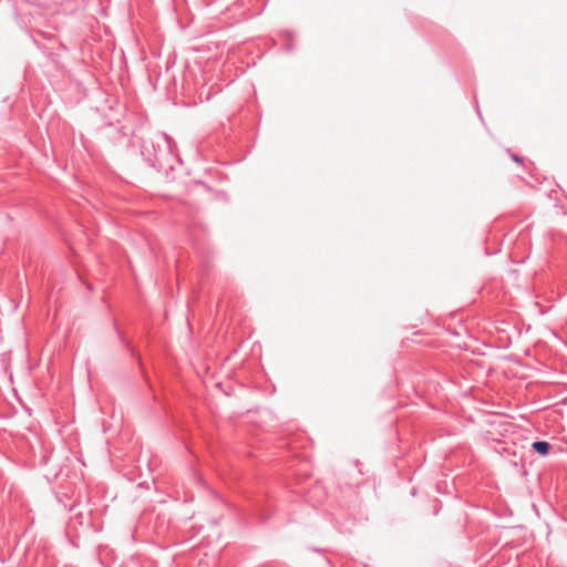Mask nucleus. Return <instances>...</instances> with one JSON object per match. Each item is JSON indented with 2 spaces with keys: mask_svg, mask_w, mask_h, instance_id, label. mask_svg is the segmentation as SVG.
<instances>
[{
  "mask_svg": "<svg viewBox=\"0 0 567 567\" xmlns=\"http://www.w3.org/2000/svg\"><path fill=\"white\" fill-rule=\"evenodd\" d=\"M533 451H535L537 454L542 456H546L549 454L551 450V445L546 441H535L532 444Z\"/></svg>",
  "mask_w": 567,
  "mask_h": 567,
  "instance_id": "1",
  "label": "nucleus"
}]
</instances>
